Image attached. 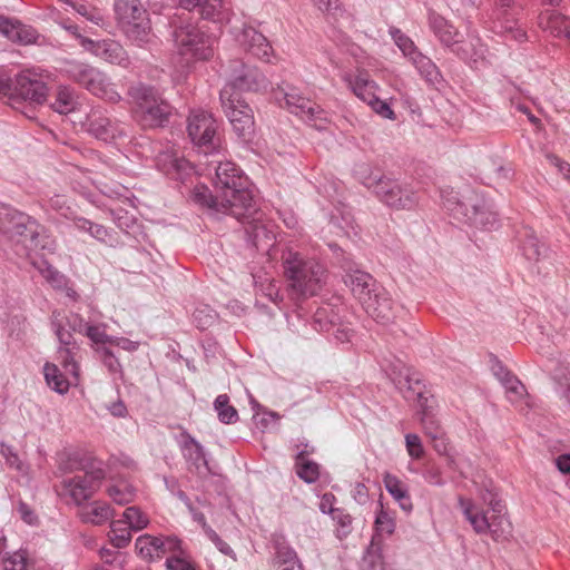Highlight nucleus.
<instances>
[{
    "instance_id": "nucleus-56",
    "label": "nucleus",
    "mask_w": 570,
    "mask_h": 570,
    "mask_svg": "<svg viewBox=\"0 0 570 570\" xmlns=\"http://www.w3.org/2000/svg\"><path fill=\"white\" fill-rule=\"evenodd\" d=\"M48 206L65 218L73 217L75 210L63 195H53L48 199Z\"/></svg>"
},
{
    "instance_id": "nucleus-47",
    "label": "nucleus",
    "mask_w": 570,
    "mask_h": 570,
    "mask_svg": "<svg viewBox=\"0 0 570 570\" xmlns=\"http://www.w3.org/2000/svg\"><path fill=\"white\" fill-rule=\"evenodd\" d=\"M131 531H140L149 524V518L138 507H128L121 519Z\"/></svg>"
},
{
    "instance_id": "nucleus-58",
    "label": "nucleus",
    "mask_w": 570,
    "mask_h": 570,
    "mask_svg": "<svg viewBox=\"0 0 570 570\" xmlns=\"http://www.w3.org/2000/svg\"><path fill=\"white\" fill-rule=\"evenodd\" d=\"M193 320L198 328L206 330L214 323L215 315L213 314L212 309L205 306L195 309V312L193 313Z\"/></svg>"
},
{
    "instance_id": "nucleus-29",
    "label": "nucleus",
    "mask_w": 570,
    "mask_h": 570,
    "mask_svg": "<svg viewBox=\"0 0 570 570\" xmlns=\"http://www.w3.org/2000/svg\"><path fill=\"white\" fill-rule=\"evenodd\" d=\"M179 6L188 11L198 9L200 17L206 20L218 22L225 19L222 0H179Z\"/></svg>"
},
{
    "instance_id": "nucleus-43",
    "label": "nucleus",
    "mask_w": 570,
    "mask_h": 570,
    "mask_svg": "<svg viewBox=\"0 0 570 570\" xmlns=\"http://www.w3.org/2000/svg\"><path fill=\"white\" fill-rule=\"evenodd\" d=\"M544 29L553 37L567 38L570 41V18L552 11L547 17Z\"/></svg>"
},
{
    "instance_id": "nucleus-20",
    "label": "nucleus",
    "mask_w": 570,
    "mask_h": 570,
    "mask_svg": "<svg viewBox=\"0 0 570 570\" xmlns=\"http://www.w3.org/2000/svg\"><path fill=\"white\" fill-rule=\"evenodd\" d=\"M81 46L96 57L114 65L127 67L129 58L124 47L116 40H92L89 38H81Z\"/></svg>"
},
{
    "instance_id": "nucleus-9",
    "label": "nucleus",
    "mask_w": 570,
    "mask_h": 570,
    "mask_svg": "<svg viewBox=\"0 0 570 570\" xmlns=\"http://www.w3.org/2000/svg\"><path fill=\"white\" fill-rule=\"evenodd\" d=\"M445 206L456 219L476 228L491 229L498 224L493 203L475 190H469L462 199H448Z\"/></svg>"
},
{
    "instance_id": "nucleus-51",
    "label": "nucleus",
    "mask_w": 570,
    "mask_h": 570,
    "mask_svg": "<svg viewBox=\"0 0 570 570\" xmlns=\"http://www.w3.org/2000/svg\"><path fill=\"white\" fill-rule=\"evenodd\" d=\"M332 519L336 522V533L340 539L346 538L352 531V517L342 509H330Z\"/></svg>"
},
{
    "instance_id": "nucleus-44",
    "label": "nucleus",
    "mask_w": 570,
    "mask_h": 570,
    "mask_svg": "<svg viewBox=\"0 0 570 570\" xmlns=\"http://www.w3.org/2000/svg\"><path fill=\"white\" fill-rule=\"evenodd\" d=\"M214 409L217 412L218 419L224 424H233L238 421L237 410L229 404L227 394H219L214 401Z\"/></svg>"
},
{
    "instance_id": "nucleus-38",
    "label": "nucleus",
    "mask_w": 570,
    "mask_h": 570,
    "mask_svg": "<svg viewBox=\"0 0 570 570\" xmlns=\"http://www.w3.org/2000/svg\"><path fill=\"white\" fill-rule=\"evenodd\" d=\"M94 69L95 67L82 61L66 60L61 67V72L70 80L83 87Z\"/></svg>"
},
{
    "instance_id": "nucleus-3",
    "label": "nucleus",
    "mask_w": 570,
    "mask_h": 570,
    "mask_svg": "<svg viewBox=\"0 0 570 570\" xmlns=\"http://www.w3.org/2000/svg\"><path fill=\"white\" fill-rule=\"evenodd\" d=\"M0 230L17 243L29 240L35 249H56V240L37 219L9 205L0 206Z\"/></svg>"
},
{
    "instance_id": "nucleus-25",
    "label": "nucleus",
    "mask_w": 570,
    "mask_h": 570,
    "mask_svg": "<svg viewBox=\"0 0 570 570\" xmlns=\"http://www.w3.org/2000/svg\"><path fill=\"white\" fill-rule=\"evenodd\" d=\"M176 441L190 469H194L198 473H200L202 469L207 472L209 471L204 448L194 436L186 430H183V432L176 436Z\"/></svg>"
},
{
    "instance_id": "nucleus-4",
    "label": "nucleus",
    "mask_w": 570,
    "mask_h": 570,
    "mask_svg": "<svg viewBox=\"0 0 570 570\" xmlns=\"http://www.w3.org/2000/svg\"><path fill=\"white\" fill-rule=\"evenodd\" d=\"M284 274L291 288L299 296L316 295L325 283V267L316 259L292 249L283 256Z\"/></svg>"
},
{
    "instance_id": "nucleus-11",
    "label": "nucleus",
    "mask_w": 570,
    "mask_h": 570,
    "mask_svg": "<svg viewBox=\"0 0 570 570\" xmlns=\"http://www.w3.org/2000/svg\"><path fill=\"white\" fill-rule=\"evenodd\" d=\"M228 80L219 94V98L240 97L242 91L266 90L269 81L256 67L246 65L239 59L230 60L227 67Z\"/></svg>"
},
{
    "instance_id": "nucleus-16",
    "label": "nucleus",
    "mask_w": 570,
    "mask_h": 570,
    "mask_svg": "<svg viewBox=\"0 0 570 570\" xmlns=\"http://www.w3.org/2000/svg\"><path fill=\"white\" fill-rule=\"evenodd\" d=\"M341 266L344 271L343 281L351 288L352 294L362 306L371 298L372 294L382 287L374 277L356 267V264L350 258H343Z\"/></svg>"
},
{
    "instance_id": "nucleus-39",
    "label": "nucleus",
    "mask_w": 570,
    "mask_h": 570,
    "mask_svg": "<svg viewBox=\"0 0 570 570\" xmlns=\"http://www.w3.org/2000/svg\"><path fill=\"white\" fill-rule=\"evenodd\" d=\"M493 31L507 40H514L517 42H523L527 40L525 30L518 23L517 20L510 18H503L494 23Z\"/></svg>"
},
{
    "instance_id": "nucleus-42",
    "label": "nucleus",
    "mask_w": 570,
    "mask_h": 570,
    "mask_svg": "<svg viewBox=\"0 0 570 570\" xmlns=\"http://www.w3.org/2000/svg\"><path fill=\"white\" fill-rule=\"evenodd\" d=\"M43 374L48 386L55 392L65 394L69 391L70 383L56 364L47 362L43 366Z\"/></svg>"
},
{
    "instance_id": "nucleus-45",
    "label": "nucleus",
    "mask_w": 570,
    "mask_h": 570,
    "mask_svg": "<svg viewBox=\"0 0 570 570\" xmlns=\"http://www.w3.org/2000/svg\"><path fill=\"white\" fill-rule=\"evenodd\" d=\"M304 452L301 451L296 458V474L307 484L315 483L320 478V465L314 461H304Z\"/></svg>"
},
{
    "instance_id": "nucleus-26",
    "label": "nucleus",
    "mask_w": 570,
    "mask_h": 570,
    "mask_svg": "<svg viewBox=\"0 0 570 570\" xmlns=\"http://www.w3.org/2000/svg\"><path fill=\"white\" fill-rule=\"evenodd\" d=\"M83 88L109 102H118L121 99L109 77L97 68L94 69Z\"/></svg>"
},
{
    "instance_id": "nucleus-24",
    "label": "nucleus",
    "mask_w": 570,
    "mask_h": 570,
    "mask_svg": "<svg viewBox=\"0 0 570 570\" xmlns=\"http://www.w3.org/2000/svg\"><path fill=\"white\" fill-rule=\"evenodd\" d=\"M363 308L377 323L387 324L395 317L394 302L383 286L367 298Z\"/></svg>"
},
{
    "instance_id": "nucleus-12",
    "label": "nucleus",
    "mask_w": 570,
    "mask_h": 570,
    "mask_svg": "<svg viewBox=\"0 0 570 570\" xmlns=\"http://www.w3.org/2000/svg\"><path fill=\"white\" fill-rule=\"evenodd\" d=\"M78 469L83 471V475H75L62 483L73 502L80 505L99 490L106 472L102 462L91 456L81 459Z\"/></svg>"
},
{
    "instance_id": "nucleus-34",
    "label": "nucleus",
    "mask_w": 570,
    "mask_h": 570,
    "mask_svg": "<svg viewBox=\"0 0 570 570\" xmlns=\"http://www.w3.org/2000/svg\"><path fill=\"white\" fill-rule=\"evenodd\" d=\"M274 567L276 570H304L296 551L285 542L275 541Z\"/></svg>"
},
{
    "instance_id": "nucleus-21",
    "label": "nucleus",
    "mask_w": 570,
    "mask_h": 570,
    "mask_svg": "<svg viewBox=\"0 0 570 570\" xmlns=\"http://www.w3.org/2000/svg\"><path fill=\"white\" fill-rule=\"evenodd\" d=\"M240 47L257 59L272 63L276 58L274 49L268 39L253 27H244L237 36Z\"/></svg>"
},
{
    "instance_id": "nucleus-59",
    "label": "nucleus",
    "mask_w": 570,
    "mask_h": 570,
    "mask_svg": "<svg viewBox=\"0 0 570 570\" xmlns=\"http://www.w3.org/2000/svg\"><path fill=\"white\" fill-rule=\"evenodd\" d=\"M85 334L97 344L112 343L114 338L107 335L105 326L89 325L86 327Z\"/></svg>"
},
{
    "instance_id": "nucleus-31",
    "label": "nucleus",
    "mask_w": 570,
    "mask_h": 570,
    "mask_svg": "<svg viewBox=\"0 0 570 570\" xmlns=\"http://www.w3.org/2000/svg\"><path fill=\"white\" fill-rule=\"evenodd\" d=\"M135 548L144 560L153 562L165 556L163 539L150 534H142L136 539Z\"/></svg>"
},
{
    "instance_id": "nucleus-19",
    "label": "nucleus",
    "mask_w": 570,
    "mask_h": 570,
    "mask_svg": "<svg viewBox=\"0 0 570 570\" xmlns=\"http://www.w3.org/2000/svg\"><path fill=\"white\" fill-rule=\"evenodd\" d=\"M262 216L263 214L257 209L250 217L238 219L245 224L244 232L247 242L258 250L268 249L273 246L275 239L273 225L264 223Z\"/></svg>"
},
{
    "instance_id": "nucleus-53",
    "label": "nucleus",
    "mask_w": 570,
    "mask_h": 570,
    "mask_svg": "<svg viewBox=\"0 0 570 570\" xmlns=\"http://www.w3.org/2000/svg\"><path fill=\"white\" fill-rule=\"evenodd\" d=\"M28 553L26 550H18L7 553L2 559L3 570H26Z\"/></svg>"
},
{
    "instance_id": "nucleus-46",
    "label": "nucleus",
    "mask_w": 570,
    "mask_h": 570,
    "mask_svg": "<svg viewBox=\"0 0 570 570\" xmlns=\"http://www.w3.org/2000/svg\"><path fill=\"white\" fill-rule=\"evenodd\" d=\"M109 538L112 546L117 549L127 547L131 541V530L120 520L111 521Z\"/></svg>"
},
{
    "instance_id": "nucleus-23",
    "label": "nucleus",
    "mask_w": 570,
    "mask_h": 570,
    "mask_svg": "<svg viewBox=\"0 0 570 570\" xmlns=\"http://www.w3.org/2000/svg\"><path fill=\"white\" fill-rule=\"evenodd\" d=\"M51 327L55 332L61 347L58 350L59 357L62 360L63 367L67 372L77 375L78 365L73 360V350L78 348L72 336V331L66 328L58 316L53 313Z\"/></svg>"
},
{
    "instance_id": "nucleus-27",
    "label": "nucleus",
    "mask_w": 570,
    "mask_h": 570,
    "mask_svg": "<svg viewBox=\"0 0 570 570\" xmlns=\"http://www.w3.org/2000/svg\"><path fill=\"white\" fill-rule=\"evenodd\" d=\"M0 33L12 42L24 46L35 43L38 38V33L33 28L6 17H0Z\"/></svg>"
},
{
    "instance_id": "nucleus-37",
    "label": "nucleus",
    "mask_w": 570,
    "mask_h": 570,
    "mask_svg": "<svg viewBox=\"0 0 570 570\" xmlns=\"http://www.w3.org/2000/svg\"><path fill=\"white\" fill-rule=\"evenodd\" d=\"M522 250L525 258L530 262H540L546 257L547 248L540 243L532 229L525 228L523 233Z\"/></svg>"
},
{
    "instance_id": "nucleus-8",
    "label": "nucleus",
    "mask_w": 570,
    "mask_h": 570,
    "mask_svg": "<svg viewBox=\"0 0 570 570\" xmlns=\"http://www.w3.org/2000/svg\"><path fill=\"white\" fill-rule=\"evenodd\" d=\"M114 11L117 26L132 45L141 48L149 43L150 16L140 0H115Z\"/></svg>"
},
{
    "instance_id": "nucleus-40",
    "label": "nucleus",
    "mask_w": 570,
    "mask_h": 570,
    "mask_svg": "<svg viewBox=\"0 0 570 570\" xmlns=\"http://www.w3.org/2000/svg\"><path fill=\"white\" fill-rule=\"evenodd\" d=\"M77 105L78 101L73 89L67 86H59L51 108L59 114L67 115L75 111Z\"/></svg>"
},
{
    "instance_id": "nucleus-64",
    "label": "nucleus",
    "mask_w": 570,
    "mask_h": 570,
    "mask_svg": "<svg viewBox=\"0 0 570 570\" xmlns=\"http://www.w3.org/2000/svg\"><path fill=\"white\" fill-rule=\"evenodd\" d=\"M165 567L168 570H196L189 562L179 557L167 558Z\"/></svg>"
},
{
    "instance_id": "nucleus-61",
    "label": "nucleus",
    "mask_w": 570,
    "mask_h": 570,
    "mask_svg": "<svg viewBox=\"0 0 570 570\" xmlns=\"http://www.w3.org/2000/svg\"><path fill=\"white\" fill-rule=\"evenodd\" d=\"M100 354L104 365L108 368V371L111 374H116L121 371L120 362L118 361V358L116 357L111 350L102 347L100 350Z\"/></svg>"
},
{
    "instance_id": "nucleus-49",
    "label": "nucleus",
    "mask_w": 570,
    "mask_h": 570,
    "mask_svg": "<svg viewBox=\"0 0 570 570\" xmlns=\"http://www.w3.org/2000/svg\"><path fill=\"white\" fill-rule=\"evenodd\" d=\"M108 495L119 505L130 503L136 494L135 488L126 482H119L108 487Z\"/></svg>"
},
{
    "instance_id": "nucleus-7",
    "label": "nucleus",
    "mask_w": 570,
    "mask_h": 570,
    "mask_svg": "<svg viewBox=\"0 0 570 570\" xmlns=\"http://www.w3.org/2000/svg\"><path fill=\"white\" fill-rule=\"evenodd\" d=\"M171 38L177 53L187 62L214 56L215 39L193 22L178 17L171 21Z\"/></svg>"
},
{
    "instance_id": "nucleus-36",
    "label": "nucleus",
    "mask_w": 570,
    "mask_h": 570,
    "mask_svg": "<svg viewBox=\"0 0 570 570\" xmlns=\"http://www.w3.org/2000/svg\"><path fill=\"white\" fill-rule=\"evenodd\" d=\"M114 517L111 507L101 501H95L80 512V518L86 523L102 524Z\"/></svg>"
},
{
    "instance_id": "nucleus-17",
    "label": "nucleus",
    "mask_w": 570,
    "mask_h": 570,
    "mask_svg": "<svg viewBox=\"0 0 570 570\" xmlns=\"http://www.w3.org/2000/svg\"><path fill=\"white\" fill-rule=\"evenodd\" d=\"M88 134L105 142H112L128 136V126L107 116L101 109H92L87 116Z\"/></svg>"
},
{
    "instance_id": "nucleus-35",
    "label": "nucleus",
    "mask_w": 570,
    "mask_h": 570,
    "mask_svg": "<svg viewBox=\"0 0 570 570\" xmlns=\"http://www.w3.org/2000/svg\"><path fill=\"white\" fill-rule=\"evenodd\" d=\"M158 166L166 175L175 179H184L193 170V166L188 160L175 155L163 156Z\"/></svg>"
},
{
    "instance_id": "nucleus-10",
    "label": "nucleus",
    "mask_w": 570,
    "mask_h": 570,
    "mask_svg": "<svg viewBox=\"0 0 570 570\" xmlns=\"http://www.w3.org/2000/svg\"><path fill=\"white\" fill-rule=\"evenodd\" d=\"M128 95L136 105L140 122L150 128L164 127L169 121L173 107L155 87L139 82L131 86Z\"/></svg>"
},
{
    "instance_id": "nucleus-32",
    "label": "nucleus",
    "mask_w": 570,
    "mask_h": 570,
    "mask_svg": "<svg viewBox=\"0 0 570 570\" xmlns=\"http://www.w3.org/2000/svg\"><path fill=\"white\" fill-rule=\"evenodd\" d=\"M411 62L426 83L438 87L444 81L439 67L421 51L413 56Z\"/></svg>"
},
{
    "instance_id": "nucleus-63",
    "label": "nucleus",
    "mask_w": 570,
    "mask_h": 570,
    "mask_svg": "<svg viewBox=\"0 0 570 570\" xmlns=\"http://www.w3.org/2000/svg\"><path fill=\"white\" fill-rule=\"evenodd\" d=\"M18 512L20 518L28 524L33 525L38 523V517L35 511L23 501L18 504Z\"/></svg>"
},
{
    "instance_id": "nucleus-55",
    "label": "nucleus",
    "mask_w": 570,
    "mask_h": 570,
    "mask_svg": "<svg viewBox=\"0 0 570 570\" xmlns=\"http://www.w3.org/2000/svg\"><path fill=\"white\" fill-rule=\"evenodd\" d=\"M375 530L379 534H387V535H391L395 530L394 518L391 517L390 513L386 512L382 505H381L379 513L376 514Z\"/></svg>"
},
{
    "instance_id": "nucleus-41",
    "label": "nucleus",
    "mask_w": 570,
    "mask_h": 570,
    "mask_svg": "<svg viewBox=\"0 0 570 570\" xmlns=\"http://www.w3.org/2000/svg\"><path fill=\"white\" fill-rule=\"evenodd\" d=\"M363 570H385L381 542L373 537L362 559Z\"/></svg>"
},
{
    "instance_id": "nucleus-1",
    "label": "nucleus",
    "mask_w": 570,
    "mask_h": 570,
    "mask_svg": "<svg viewBox=\"0 0 570 570\" xmlns=\"http://www.w3.org/2000/svg\"><path fill=\"white\" fill-rule=\"evenodd\" d=\"M214 191L223 199L226 214L236 219L250 217L257 210V200L250 188L248 178L232 161H220L213 180Z\"/></svg>"
},
{
    "instance_id": "nucleus-13",
    "label": "nucleus",
    "mask_w": 570,
    "mask_h": 570,
    "mask_svg": "<svg viewBox=\"0 0 570 570\" xmlns=\"http://www.w3.org/2000/svg\"><path fill=\"white\" fill-rule=\"evenodd\" d=\"M364 185L386 206L394 209H412L417 204V197L412 188L395 179L379 177L368 178Z\"/></svg>"
},
{
    "instance_id": "nucleus-33",
    "label": "nucleus",
    "mask_w": 570,
    "mask_h": 570,
    "mask_svg": "<svg viewBox=\"0 0 570 570\" xmlns=\"http://www.w3.org/2000/svg\"><path fill=\"white\" fill-rule=\"evenodd\" d=\"M383 483L386 491L399 503L400 508L405 512H411L413 509L412 500L403 482L397 476L385 473L383 475Z\"/></svg>"
},
{
    "instance_id": "nucleus-30",
    "label": "nucleus",
    "mask_w": 570,
    "mask_h": 570,
    "mask_svg": "<svg viewBox=\"0 0 570 570\" xmlns=\"http://www.w3.org/2000/svg\"><path fill=\"white\" fill-rule=\"evenodd\" d=\"M344 80L348 83L353 92L364 102L368 104L376 97V85L370 79L366 71L360 70L354 76L345 75Z\"/></svg>"
},
{
    "instance_id": "nucleus-62",
    "label": "nucleus",
    "mask_w": 570,
    "mask_h": 570,
    "mask_svg": "<svg viewBox=\"0 0 570 570\" xmlns=\"http://www.w3.org/2000/svg\"><path fill=\"white\" fill-rule=\"evenodd\" d=\"M207 538L215 544V547L225 556H234V550L225 542L217 532L213 529L208 531Z\"/></svg>"
},
{
    "instance_id": "nucleus-60",
    "label": "nucleus",
    "mask_w": 570,
    "mask_h": 570,
    "mask_svg": "<svg viewBox=\"0 0 570 570\" xmlns=\"http://www.w3.org/2000/svg\"><path fill=\"white\" fill-rule=\"evenodd\" d=\"M367 105L381 117L390 120L395 119V112L392 110L390 105L386 101L381 100L377 96Z\"/></svg>"
},
{
    "instance_id": "nucleus-2",
    "label": "nucleus",
    "mask_w": 570,
    "mask_h": 570,
    "mask_svg": "<svg viewBox=\"0 0 570 570\" xmlns=\"http://www.w3.org/2000/svg\"><path fill=\"white\" fill-rule=\"evenodd\" d=\"M480 497L492 514L489 515L472 499L459 497L458 503L465 520L469 521L475 533H490L495 541L505 540L511 533V522L507 518L505 505L493 490L485 489Z\"/></svg>"
},
{
    "instance_id": "nucleus-50",
    "label": "nucleus",
    "mask_w": 570,
    "mask_h": 570,
    "mask_svg": "<svg viewBox=\"0 0 570 570\" xmlns=\"http://www.w3.org/2000/svg\"><path fill=\"white\" fill-rule=\"evenodd\" d=\"M194 198L197 203L213 208L217 212L226 213L223 199H218V193L212 194L207 187H196Z\"/></svg>"
},
{
    "instance_id": "nucleus-22",
    "label": "nucleus",
    "mask_w": 570,
    "mask_h": 570,
    "mask_svg": "<svg viewBox=\"0 0 570 570\" xmlns=\"http://www.w3.org/2000/svg\"><path fill=\"white\" fill-rule=\"evenodd\" d=\"M449 51L470 66L478 68L479 63H483L484 61L487 46L482 42L476 32L469 31L464 39L458 37Z\"/></svg>"
},
{
    "instance_id": "nucleus-52",
    "label": "nucleus",
    "mask_w": 570,
    "mask_h": 570,
    "mask_svg": "<svg viewBox=\"0 0 570 570\" xmlns=\"http://www.w3.org/2000/svg\"><path fill=\"white\" fill-rule=\"evenodd\" d=\"M391 36H392L395 45L400 48V50L403 52V55L410 59V61L413 59V56L415 53L420 52L417 50L416 46L414 45V42L406 35H404L401 30L392 29Z\"/></svg>"
},
{
    "instance_id": "nucleus-28",
    "label": "nucleus",
    "mask_w": 570,
    "mask_h": 570,
    "mask_svg": "<svg viewBox=\"0 0 570 570\" xmlns=\"http://www.w3.org/2000/svg\"><path fill=\"white\" fill-rule=\"evenodd\" d=\"M429 27L440 43L448 50L454 45L458 37L461 36L451 21L435 11L429 12Z\"/></svg>"
},
{
    "instance_id": "nucleus-48",
    "label": "nucleus",
    "mask_w": 570,
    "mask_h": 570,
    "mask_svg": "<svg viewBox=\"0 0 570 570\" xmlns=\"http://www.w3.org/2000/svg\"><path fill=\"white\" fill-rule=\"evenodd\" d=\"M38 269L42 277L55 288L62 289L66 288L69 279L68 277L59 272L56 267L49 264L47 261H43Z\"/></svg>"
},
{
    "instance_id": "nucleus-18",
    "label": "nucleus",
    "mask_w": 570,
    "mask_h": 570,
    "mask_svg": "<svg viewBox=\"0 0 570 570\" xmlns=\"http://www.w3.org/2000/svg\"><path fill=\"white\" fill-rule=\"evenodd\" d=\"M274 98L278 102L284 100L286 108L292 114L307 120L325 119V117H323L324 110L307 97L302 96L298 89L292 86L287 85L286 88L278 86L274 89Z\"/></svg>"
},
{
    "instance_id": "nucleus-57",
    "label": "nucleus",
    "mask_w": 570,
    "mask_h": 570,
    "mask_svg": "<svg viewBox=\"0 0 570 570\" xmlns=\"http://www.w3.org/2000/svg\"><path fill=\"white\" fill-rule=\"evenodd\" d=\"M405 445L409 455L414 459L419 460L424 454V449L421 442V439L417 434L409 433L405 435Z\"/></svg>"
},
{
    "instance_id": "nucleus-6",
    "label": "nucleus",
    "mask_w": 570,
    "mask_h": 570,
    "mask_svg": "<svg viewBox=\"0 0 570 570\" xmlns=\"http://www.w3.org/2000/svg\"><path fill=\"white\" fill-rule=\"evenodd\" d=\"M386 373L395 387L403 394L406 400H417L422 407L421 422L425 434L433 438V434H441L442 430L435 420L428 412V397L424 395V385L422 384L421 374L413 371L402 362L397 361L392 364Z\"/></svg>"
},
{
    "instance_id": "nucleus-5",
    "label": "nucleus",
    "mask_w": 570,
    "mask_h": 570,
    "mask_svg": "<svg viewBox=\"0 0 570 570\" xmlns=\"http://www.w3.org/2000/svg\"><path fill=\"white\" fill-rule=\"evenodd\" d=\"M48 96V87L41 73L27 69L14 77L8 73H0V99L4 100L14 109L22 102L29 101L41 105Z\"/></svg>"
},
{
    "instance_id": "nucleus-54",
    "label": "nucleus",
    "mask_w": 570,
    "mask_h": 570,
    "mask_svg": "<svg viewBox=\"0 0 570 570\" xmlns=\"http://www.w3.org/2000/svg\"><path fill=\"white\" fill-rule=\"evenodd\" d=\"M502 385L504 386L508 397L511 402H519L527 394L524 385L513 374L503 381Z\"/></svg>"
},
{
    "instance_id": "nucleus-14",
    "label": "nucleus",
    "mask_w": 570,
    "mask_h": 570,
    "mask_svg": "<svg viewBox=\"0 0 570 570\" xmlns=\"http://www.w3.org/2000/svg\"><path fill=\"white\" fill-rule=\"evenodd\" d=\"M224 112L240 144L247 145L255 137L254 112L240 97L219 98Z\"/></svg>"
},
{
    "instance_id": "nucleus-15",
    "label": "nucleus",
    "mask_w": 570,
    "mask_h": 570,
    "mask_svg": "<svg viewBox=\"0 0 570 570\" xmlns=\"http://www.w3.org/2000/svg\"><path fill=\"white\" fill-rule=\"evenodd\" d=\"M218 124L213 115L205 110H195L188 117L187 131L191 142L204 153L216 151L219 147Z\"/></svg>"
}]
</instances>
